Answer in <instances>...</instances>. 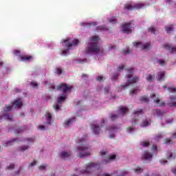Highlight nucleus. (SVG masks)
<instances>
[{
    "mask_svg": "<svg viewBox=\"0 0 176 176\" xmlns=\"http://www.w3.org/2000/svg\"><path fill=\"white\" fill-rule=\"evenodd\" d=\"M160 138H162V134H159L158 135L155 136V139L157 141H159V140H160Z\"/></svg>",
    "mask_w": 176,
    "mask_h": 176,
    "instance_id": "nucleus-55",
    "label": "nucleus"
},
{
    "mask_svg": "<svg viewBox=\"0 0 176 176\" xmlns=\"http://www.w3.org/2000/svg\"><path fill=\"white\" fill-rule=\"evenodd\" d=\"M145 6L144 3H140L134 4L133 6L131 3L125 4L124 6V9H126V10H140V9H142Z\"/></svg>",
    "mask_w": 176,
    "mask_h": 176,
    "instance_id": "nucleus-4",
    "label": "nucleus"
},
{
    "mask_svg": "<svg viewBox=\"0 0 176 176\" xmlns=\"http://www.w3.org/2000/svg\"><path fill=\"white\" fill-rule=\"evenodd\" d=\"M68 53V50H65L62 52L63 56H67V54Z\"/></svg>",
    "mask_w": 176,
    "mask_h": 176,
    "instance_id": "nucleus-59",
    "label": "nucleus"
},
{
    "mask_svg": "<svg viewBox=\"0 0 176 176\" xmlns=\"http://www.w3.org/2000/svg\"><path fill=\"white\" fill-rule=\"evenodd\" d=\"M171 143V140L170 138H166L165 140V144H170Z\"/></svg>",
    "mask_w": 176,
    "mask_h": 176,
    "instance_id": "nucleus-60",
    "label": "nucleus"
},
{
    "mask_svg": "<svg viewBox=\"0 0 176 176\" xmlns=\"http://www.w3.org/2000/svg\"><path fill=\"white\" fill-rule=\"evenodd\" d=\"M96 30H100V31H108V28L105 26H98Z\"/></svg>",
    "mask_w": 176,
    "mask_h": 176,
    "instance_id": "nucleus-33",
    "label": "nucleus"
},
{
    "mask_svg": "<svg viewBox=\"0 0 176 176\" xmlns=\"http://www.w3.org/2000/svg\"><path fill=\"white\" fill-rule=\"evenodd\" d=\"M133 130H135L134 127H133V126H129L128 128H126V131L128 133H131V131H133Z\"/></svg>",
    "mask_w": 176,
    "mask_h": 176,
    "instance_id": "nucleus-43",
    "label": "nucleus"
},
{
    "mask_svg": "<svg viewBox=\"0 0 176 176\" xmlns=\"http://www.w3.org/2000/svg\"><path fill=\"white\" fill-rule=\"evenodd\" d=\"M71 156H72L71 151H62L59 153V157L62 160H67V159H69Z\"/></svg>",
    "mask_w": 176,
    "mask_h": 176,
    "instance_id": "nucleus-11",
    "label": "nucleus"
},
{
    "mask_svg": "<svg viewBox=\"0 0 176 176\" xmlns=\"http://www.w3.org/2000/svg\"><path fill=\"white\" fill-rule=\"evenodd\" d=\"M58 75H61L63 74V70L60 68H57L56 69Z\"/></svg>",
    "mask_w": 176,
    "mask_h": 176,
    "instance_id": "nucleus-54",
    "label": "nucleus"
},
{
    "mask_svg": "<svg viewBox=\"0 0 176 176\" xmlns=\"http://www.w3.org/2000/svg\"><path fill=\"white\" fill-rule=\"evenodd\" d=\"M171 101H176V96H170V100L168 101V103H167V104L169 107H176V102H173Z\"/></svg>",
    "mask_w": 176,
    "mask_h": 176,
    "instance_id": "nucleus-16",
    "label": "nucleus"
},
{
    "mask_svg": "<svg viewBox=\"0 0 176 176\" xmlns=\"http://www.w3.org/2000/svg\"><path fill=\"white\" fill-rule=\"evenodd\" d=\"M13 168H14V164H11L10 166H8L7 167L8 170H13Z\"/></svg>",
    "mask_w": 176,
    "mask_h": 176,
    "instance_id": "nucleus-49",
    "label": "nucleus"
},
{
    "mask_svg": "<svg viewBox=\"0 0 176 176\" xmlns=\"http://www.w3.org/2000/svg\"><path fill=\"white\" fill-rule=\"evenodd\" d=\"M75 117L72 118L69 120H67V121H65L64 122V126L65 127H69V126H71V124H72L75 121Z\"/></svg>",
    "mask_w": 176,
    "mask_h": 176,
    "instance_id": "nucleus-17",
    "label": "nucleus"
},
{
    "mask_svg": "<svg viewBox=\"0 0 176 176\" xmlns=\"http://www.w3.org/2000/svg\"><path fill=\"white\" fill-rule=\"evenodd\" d=\"M109 23H111V24H116V23H118V21H116V17L113 16L109 19Z\"/></svg>",
    "mask_w": 176,
    "mask_h": 176,
    "instance_id": "nucleus-30",
    "label": "nucleus"
},
{
    "mask_svg": "<svg viewBox=\"0 0 176 176\" xmlns=\"http://www.w3.org/2000/svg\"><path fill=\"white\" fill-rule=\"evenodd\" d=\"M118 76H119V75H118V74H114L113 75V79L114 80H116V79H118Z\"/></svg>",
    "mask_w": 176,
    "mask_h": 176,
    "instance_id": "nucleus-56",
    "label": "nucleus"
},
{
    "mask_svg": "<svg viewBox=\"0 0 176 176\" xmlns=\"http://www.w3.org/2000/svg\"><path fill=\"white\" fill-rule=\"evenodd\" d=\"M148 32H151V34H155V32H156V29L153 26H151L148 28Z\"/></svg>",
    "mask_w": 176,
    "mask_h": 176,
    "instance_id": "nucleus-35",
    "label": "nucleus"
},
{
    "mask_svg": "<svg viewBox=\"0 0 176 176\" xmlns=\"http://www.w3.org/2000/svg\"><path fill=\"white\" fill-rule=\"evenodd\" d=\"M100 123L101 124L100 126L94 124L91 125V129L92 131L94 133V134H96V135L100 134V131H101V127H102V124L105 123V120L102 119L100 121Z\"/></svg>",
    "mask_w": 176,
    "mask_h": 176,
    "instance_id": "nucleus-6",
    "label": "nucleus"
},
{
    "mask_svg": "<svg viewBox=\"0 0 176 176\" xmlns=\"http://www.w3.org/2000/svg\"><path fill=\"white\" fill-rule=\"evenodd\" d=\"M164 49L170 50V53H176V47H171L170 45H164Z\"/></svg>",
    "mask_w": 176,
    "mask_h": 176,
    "instance_id": "nucleus-19",
    "label": "nucleus"
},
{
    "mask_svg": "<svg viewBox=\"0 0 176 176\" xmlns=\"http://www.w3.org/2000/svg\"><path fill=\"white\" fill-rule=\"evenodd\" d=\"M157 63H158V64L160 65H162V67H164V65L166 64V62L164 61V60H162V59L157 60Z\"/></svg>",
    "mask_w": 176,
    "mask_h": 176,
    "instance_id": "nucleus-37",
    "label": "nucleus"
},
{
    "mask_svg": "<svg viewBox=\"0 0 176 176\" xmlns=\"http://www.w3.org/2000/svg\"><path fill=\"white\" fill-rule=\"evenodd\" d=\"M117 118H118V115L113 114V115L111 116V119L113 121H115V120L117 119Z\"/></svg>",
    "mask_w": 176,
    "mask_h": 176,
    "instance_id": "nucleus-48",
    "label": "nucleus"
},
{
    "mask_svg": "<svg viewBox=\"0 0 176 176\" xmlns=\"http://www.w3.org/2000/svg\"><path fill=\"white\" fill-rule=\"evenodd\" d=\"M137 119L134 118L132 120V124H137Z\"/></svg>",
    "mask_w": 176,
    "mask_h": 176,
    "instance_id": "nucleus-61",
    "label": "nucleus"
},
{
    "mask_svg": "<svg viewBox=\"0 0 176 176\" xmlns=\"http://www.w3.org/2000/svg\"><path fill=\"white\" fill-rule=\"evenodd\" d=\"M165 30L166 31V32H168V34H170V31H173V28L171 27H166Z\"/></svg>",
    "mask_w": 176,
    "mask_h": 176,
    "instance_id": "nucleus-45",
    "label": "nucleus"
},
{
    "mask_svg": "<svg viewBox=\"0 0 176 176\" xmlns=\"http://www.w3.org/2000/svg\"><path fill=\"white\" fill-rule=\"evenodd\" d=\"M135 46L136 47H142V49H149L151 47V44L149 43H146V44H142L141 43H135Z\"/></svg>",
    "mask_w": 176,
    "mask_h": 176,
    "instance_id": "nucleus-14",
    "label": "nucleus"
},
{
    "mask_svg": "<svg viewBox=\"0 0 176 176\" xmlns=\"http://www.w3.org/2000/svg\"><path fill=\"white\" fill-rule=\"evenodd\" d=\"M102 79H104V77L98 76L97 78H96V80H98V82H101V80H102Z\"/></svg>",
    "mask_w": 176,
    "mask_h": 176,
    "instance_id": "nucleus-58",
    "label": "nucleus"
},
{
    "mask_svg": "<svg viewBox=\"0 0 176 176\" xmlns=\"http://www.w3.org/2000/svg\"><path fill=\"white\" fill-rule=\"evenodd\" d=\"M140 101L142 102H149V99L146 96H142L140 98Z\"/></svg>",
    "mask_w": 176,
    "mask_h": 176,
    "instance_id": "nucleus-32",
    "label": "nucleus"
},
{
    "mask_svg": "<svg viewBox=\"0 0 176 176\" xmlns=\"http://www.w3.org/2000/svg\"><path fill=\"white\" fill-rule=\"evenodd\" d=\"M131 28H134V26L131 25V22L126 23L122 25V31L124 34H131Z\"/></svg>",
    "mask_w": 176,
    "mask_h": 176,
    "instance_id": "nucleus-9",
    "label": "nucleus"
},
{
    "mask_svg": "<svg viewBox=\"0 0 176 176\" xmlns=\"http://www.w3.org/2000/svg\"><path fill=\"white\" fill-rule=\"evenodd\" d=\"M168 90L170 91V93H175L176 91V89L174 87H168Z\"/></svg>",
    "mask_w": 176,
    "mask_h": 176,
    "instance_id": "nucleus-40",
    "label": "nucleus"
},
{
    "mask_svg": "<svg viewBox=\"0 0 176 176\" xmlns=\"http://www.w3.org/2000/svg\"><path fill=\"white\" fill-rule=\"evenodd\" d=\"M32 86L33 87H38V83L33 82H32Z\"/></svg>",
    "mask_w": 176,
    "mask_h": 176,
    "instance_id": "nucleus-62",
    "label": "nucleus"
},
{
    "mask_svg": "<svg viewBox=\"0 0 176 176\" xmlns=\"http://www.w3.org/2000/svg\"><path fill=\"white\" fill-rule=\"evenodd\" d=\"M161 164H167V160H160Z\"/></svg>",
    "mask_w": 176,
    "mask_h": 176,
    "instance_id": "nucleus-64",
    "label": "nucleus"
},
{
    "mask_svg": "<svg viewBox=\"0 0 176 176\" xmlns=\"http://www.w3.org/2000/svg\"><path fill=\"white\" fill-rule=\"evenodd\" d=\"M65 98H67L65 96L59 97L57 103L54 105V109H55V111H58V109H60V107H61V102H63V101H65Z\"/></svg>",
    "mask_w": 176,
    "mask_h": 176,
    "instance_id": "nucleus-12",
    "label": "nucleus"
},
{
    "mask_svg": "<svg viewBox=\"0 0 176 176\" xmlns=\"http://www.w3.org/2000/svg\"><path fill=\"white\" fill-rule=\"evenodd\" d=\"M12 105H15L14 108H20L21 107H23V102H21V100L18 99L12 102Z\"/></svg>",
    "mask_w": 176,
    "mask_h": 176,
    "instance_id": "nucleus-20",
    "label": "nucleus"
},
{
    "mask_svg": "<svg viewBox=\"0 0 176 176\" xmlns=\"http://www.w3.org/2000/svg\"><path fill=\"white\" fill-rule=\"evenodd\" d=\"M35 164H36V161L34 160L29 164V167H33V166H35Z\"/></svg>",
    "mask_w": 176,
    "mask_h": 176,
    "instance_id": "nucleus-52",
    "label": "nucleus"
},
{
    "mask_svg": "<svg viewBox=\"0 0 176 176\" xmlns=\"http://www.w3.org/2000/svg\"><path fill=\"white\" fill-rule=\"evenodd\" d=\"M32 58V56L23 55L21 56V61H31Z\"/></svg>",
    "mask_w": 176,
    "mask_h": 176,
    "instance_id": "nucleus-23",
    "label": "nucleus"
},
{
    "mask_svg": "<svg viewBox=\"0 0 176 176\" xmlns=\"http://www.w3.org/2000/svg\"><path fill=\"white\" fill-rule=\"evenodd\" d=\"M76 152H78L77 156L80 159L86 157L87 156H90L91 153L90 148L85 144H82V146L76 148Z\"/></svg>",
    "mask_w": 176,
    "mask_h": 176,
    "instance_id": "nucleus-2",
    "label": "nucleus"
},
{
    "mask_svg": "<svg viewBox=\"0 0 176 176\" xmlns=\"http://www.w3.org/2000/svg\"><path fill=\"white\" fill-rule=\"evenodd\" d=\"M47 167V164H42L38 168L40 170V171H43V170H45V168Z\"/></svg>",
    "mask_w": 176,
    "mask_h": 176,
    "instance_id": "nucleus-36",
    "label": "nucleus"
},
{
    "mask_svg": "<svg viewBox=\"0 0 176 176\" xmlns=\"http://www.w3.org/2000/svg\"><path fill=\"white\" fill-rule=\"evenodd\" d=\"M116 159V155H109L107 157H105L103 159V162H104V163H109V162L112 161V160H115Z\"/></svg>",
    "mask_w": 176,
    "mask_h": 176,
    "instance_id": "nucleus-15",
    "label": "nucleus"
},
{
    "mask_svg": "<svg viewBox=\"0 0 176 176\" xmlns=\"http://www.w3.org/2000/svg\"><path fill=\"white\" fill-rule=\"evenodd\" d=\"M140 113H142V109L135 110L134 111V114L135 115H140Z\"/></svg>",
    "mask_w": 176,
    "mask_h": 176,
    "instance_id": "nucleus-44",
    "label": "nucleus"
},
{
    "mask_svg": "<svg viewBox=\"0 0 176 176\" xmlns=\"http://www.w3.org/2000/svg\"><path fill=\"white\" fill-rule=\"evenodd\" d=\"M149 124H151V120L146 119L140 124V126L142 127H146V126H149Z\"/></svg>",
    "mask_w": 176,
    "mask_h": 176,
    "instance_id": "nucleus-25",
    "label": "nucleus"
},
{
    "mask_svg": "<svg viewBox=\"0 0 176 176\" xmlns=\"http://www.w3.org/2000/svg\"><path fill=\"white\" fill-rule=\"evenodd\" d=\"M12 111V106H6V109H4V112H9Z\"/></svg>",
    "mask_w": 176,
    "mask_h": 176,
    "instance_id": "nucleus-39",
    "label": "nucleus"
},
{
    "mask_svg": "<svg viewBox=\"0 0 176 176\" xmlns=\"http://www.w3.org/2000/svg\"><path fill=\"white\" fill-rule=\"evenodd\" d=\"M89 45L85 47V54H98V53H102L101 46L98 45V43H90Z\"/></svg>",
    "mask_w": 176,
    "mask_h": 176,
    "instance_id": "nucleus-1",
    "label": "nucleus"
},
{
    "mask_svg": "<svg viewBox=\"0 0 176 176\" xmlns=\"http://www.w3.org/2000/svg\"><path fill=\"white\" fill-rule=\"evenodd\" d=\"M138 91V89H132L131 91H130V94H137V91Z\"/></svg>",
    "mask_w": 176,
    "mask_h": 176,
    "instance_id": "nucleus-51",
    "label": "nucleus"
},
{
    "mask_svg": "<svg viewBox=\"0 0 176 176\" xmlns=\"http://www.w3.org/2000/svg\"><path fill=\"white\" fill-rule=\"evenodd\" d=\"M97 168H100V164L89 162L87 164L85 169L80 170V174H89L94 171V170H97Z\"/></svg>",
    "mask_w": 176,
    "mask_h": 176,
    "instance_id": "nucleus-3",
    "label": "nucleus"
},
{
    "mask_svg": "<svg viewBox=\"0 0 176 176\" xmlns=\"http://www.w3.org/2000/svg\"><path fill=\"white\" fill-rule=\"evenodd\" d=\"M143 170L142 168H138L135 169V173H142Z\"/></svg>",
    "mask_w": 176,
    "mask_h": 176,
    "instance_id": "nucleus-53",
    "label": "nucleus"
},
{
    "mask_svg": "<svg viewBox=\"0 0 176 176\" xmlns=\"http://www.w3.org/2000/svg\"><path fill=\"white\" fill-rule=\"evenodd\" d=\"M63 42L65 43L66 47H71L72 46H77V45L79 43V40H72L71 38H67L66 40H64Z\"/></svg>",
    "mask_w": 176,
    "mask_h": 176,
    "instance_id": "nucleus-8",
    "label": "nucleus"
},
{
    "mask_svg": "<svg viewBox=\"0 0 176 176\" xmlns=\"http://www.w3.org/2000/svg\"><path fill=\"white\" fill-rule=\"evenodd\" d=\"M176 155L175 153H171V151H167L166 153V158L167 159H175Z\"/></svg>",
    "mask_w": 176,
    "mask_h": 176,
    "instance_id": "nucleus-28",
    "label": "nucleus"
},
{
    "mask_svg": "<svg viewBox=\"0 0 176 176\" xmlns=\"http://www.w3.org/2000/svg\"><path fill=\"white\" fill-rule=\"evenodd\" d=\"M146 82L150 83L155 80V74H148L146 77Z\"/></svg>",
    "mask_w": 176,
    "mask_h": 176,
    "instance_id": "nucleus-22",
    "label": "nucleus"
},
{
    "mask_svg": "<svg viewBox=\"0 0 176 176\" xmlns=\"http://www.w3.org/2000/svg\"><path fill=\"white\" fill-rule=\"evenodd\" d=\"M15 141H17V139H12L11 140L3 142V146H10L14 144Z\"/></svg>",
    "mask_w": 176,
    "mask_h": 176,
    "instance_id": "nucleus-18",
    "label": "nucleus"
},
{
    "mask_svg": "<svg viewBox=\"0 0 176 176\" xmlns=\"http://www.w3.org/2000/svg\"><path fill=\"white\" fill-rule=\"evenodd\" d=\"M127 111H129V109L126 107H124L123 106H120L118 109V112L120 113H122V115H124V113H126V112H127Z\"/></svg>",
    "mask_w": 176,
    "mask_h": 176,
    "instance_id": "nucleus-24",
    "label": "nucleus"
},
{
    "mask_svg": "<svg viewBox=\"0 0 176 176\" xmlns=\"http://www.w3.org/2000/svg\"><path fill=\"white\" fill-rule=\"evenodd\" d=\"M166 75V73L164 72H159L157 74V80H163L164 79V76Z\"/></svg>",
    "mask_w": 176,
    "mask_h": 176,
    "instance_id": "nucleus-21",
    "label": "nucleus"
},
{
    "mask_svg": "<svg viewBox=\"0 0 176 176\" xmlns=\"http://www.w3.org/2000/svg\"><path fill=\"white\" fill-rule=\"evenodd\" d=\"M153 115H156L157 116H162V115H164V112L162 111L160 109H155L153 111Z\"/></svg>",
    "mask_w": 176,
    "mask_h": 176,
    "instance_id": "nucleus-27",
    "label": "nucleus"
},
{
    "mask_svg": "<svg viewBox=\"0 0 176 176\" xmlns=\"http://www.w3.org/2000/svg\"><path fill=\"white\" fill-rule=\"evenodd\" d=\"M57 90L60 91H63V93H67V91H71L72 90V86L68 85L65 83H60L57 87Z\"/></svg>",
    "mask_w": 176,
    "mask_h": 176,
    "instance_id": "nucleus-7",
    "label": "nucleus"
},
{
    "mask_svg": "<svg viewBox=\"0 0 176 176\" xmlns=\"http://www.w3.org/2000/svg\"><path fill=\"white\" fill-rule=\"evenodd\" d=\"M153 157V155H152V153L148 151H144V153L142 155V160H148L149 162H151Z\"/></svg>",
    "mask_w": 176,
    "mask_h": 176,
    "instance_id": "nucleus-13",
    "label": "nucleus"
},
{
    "mask_svg": "<svg viewBox=\"0 0 176 176\" xmlns=\"http://www.w3.org/2000/svg\"><path fill=\"white\" fill-rule=\"evenodd\" d=\"M27 141L28 142H34V141H35V138H27Z\"/></svg>",
    "mask_w": 176,
    "mask_h": 176,
    "instance_id": "nucleus-50",
    "label": "nucleus"
},
{
    "mask_svg": "<svg viewBox=\"0 0 176 176\" xmlns=\"http://www.w3.org/2000/svg\"><path fill=\"white\" fill-rule=\"evenodd\" d=\"M86 137H87V135H85L83 138L79 140L78 144H83V142H85V138H86Z\"/></svg>",
    "mask_w": 176,
    "mask_h": 176,
    "instance_id": "nucleus-47",
    "label": "nucleus"
},
{
    "mask_svg": "<svg viewBox=\"0 0 176 176\" xmlns=\"http://www.w3.org/2000/svg\"><path fill=\"white\" fill-rule=\"evenodd\" d=\"M100 39V37H98V36H94L92 37V41L94 42H96L97 41H99Z\"/></svg>",
    "mask_w": 176,
    "mask_h": 176,
    "instance_id": "nucleus-46",
    "label": "nucleus"
},
{
    "mask_svg": "<svg viewBox=\"0 0 176 176\" xmlns=\"http://www.w3.org/2000/svg\"><path fill=\"white\" fill-rule=\"evenodd\" d=\"M140 145L143 146V148H147V146H149V142H142Z\"/></svg>",
    "mask_w": 176,
    "mask_h": 176,
    "instance_id": "nucleus-34",
    "label": "nucleus"
},
{
    "mask_svg": "<svg viewBox=\"0 0 176 176\" xmlns=\"http://www.w3.org/2000/svg\"><path fill=\"white\" fill-rule=\"evenodd\" d=\"M127 82L125 84V85H121V87L124 89H127L130 85H133V83H135L137 81H138V77L133 76L131 74H127Z\"/></svg>",
    "mask_w": 176,
    "mask_h": 176,
    "instance_id": "nucleus-5",
    "label": "nucleus"
},
{
    "mask_svg": "<svg viewBox=\"0 0 176 176\" xmlns=\"http://www.w3.org/2000/svg\"><path fill=\"white\" fill-rule=\"evenodd\" d=\"M14 56H19L20 54V51L16 50L14 52Z\"/></svg>",
    "mask_w": 176,
    "mask_h": 176,
    "instance_id": "nucleus-63",
    "label": "nucleus"
},
{
    "mask_svg": "<svg viewBox=\"0 0 176 176\" xmlns=\"http://www.w3.org/2000/svg\"><path fill=\"white\" fill-rule=\"evenodd\" d=\"M4 118V119H6V120H10V121H12V119H13V116H10L8 114H6L3 116H0V122L2 120V118Z\"/></svg>",
    "mask_w": 176,
    "mask_h": 176,
    "instance_id": "nucleus-29",
    "label": "nucleus"
},
{
    "mask_svg": "<svg viewBox=\"0 0 176 176\" xmlns=\"http://www.w3.org/2000/svg\"><path fill=\"white\" fill-rule=\"evenodd\" d=\"M91 25L96 26V25H97V23H96V22H91L89 23H87V27H91Z\"/></svg>",
    "mask_w": 176,
    "mask_h": 176,
    "instance_id": "nucleus-41",
    "label": "nucleus"
},
{
    "mask_svg": "<svg viewBox=\"0 0 176 176\" xmlns=\"http://www.w3.org/2000/svg\"><path fill=\"white\" fill-rule=\"evenodd\" d=\"M45 118L47 119V123L48 124H52V114L49 112L46 113Z\"/></svg>",
    "mask_w": 176,
    "mask_h": 176,
    "instance_id": "nucleus-26",
    "label": "nucleus"
},
{
    "mask_svg": "<svg viewBox=\"0 0 176 176\" xmlns=\"http://www.w3.org/2000/svg\"><path fill=\"white\" fill-rule=\"evenodd\" d=\"M151 97L153 100L154 102L157 104V107H164L166 105L164 102H160V98L159 96H156V94H152Z\"/></svg>",
    "mask_w": 176,
    "mask_h": 176,
    "instance_id": "nucleus-10",
    "label": "nucleus"
},
{
    "mask_svg": "<svg viewBox=\"0 0 176 176\" xmlns=\"http://www.w3.org/2000/svg\"><path fill=\"white\" fill-rule=\"evenodd\" d=\"M116 129H118V127L116 126H108L106 130H109V131H113V130H116Z\"/></svg>",
    "mask_w": 176,
    "mask_h": 176,
    "instance_id": "nucleus-42",
    "label": "nucleus"
},
{
    "mask_svg": "<svg viewBox=\"0 0 176 176\" xmlns=\"http://www.w3.org/2000/svg\"><path fill=\"white\" fill-rule=\"evenodd\" d=\"M121 69H124V65H120L118 67V71H120Z\"/></svg>",
    "mask_w": 176,
    "mask_h": 176,
    "instance_id": "nucleus-57",
    "label": "nucleus"
},
{
    "mask_svg": "<svg viewBox=\"0 0 176 176\" xmlns=\"http://www.w3.org/2000/svg\"><path fill=\"white\" fill-rule=\"evenodd\" d=\"M23 127H21L16 129L14 133L15 134H20V133H23Z\"/></svg>",
    "mask_w": 176,
    "mask_h": 176,
    "instance_id": "nucleus-38",
    "label": "nucleus"
},
{
    "mask_svg": "<svg viewBox=\"0 0 176 176\" xmlns=\"http://www.w3.org/2000/svg\"><path fill=\"white\" fill-rule=\"evenodd\" d=\"M28 148H30L29 146H20V147L18 148V151L24 152V151H27V149H28Z\"/></svg>",
    "mask_w": 176,
    "mask_h": 176,
    "instance_id": "nucleus-31",
    "label": "nucleus"
}]
</instances>
